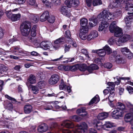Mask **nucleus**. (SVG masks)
<instances>
[{
	"label": "nucleus",
	"mask_w": 133,
	"mask_h": 133,
	"mask_svg": "<svg viewBox=\"0 0 133 133\" xmlns=\"http://www.w3.org/2000/svg\"><path fill=\"white\" fill-rule=\"evenodd\" d=\"M114 16V15L112 13H110L108 11L104 10L97 15L98 18H102L103 20L105 21L101 22L99 24L98 29L99 31H105L106 29L109 25L107 21L113 19Z\"/></svg>",
	"instance_id": "nucleus-1"
},
{
	"label": "nucleus",
	"mask_w": 133,
	"mask_h": 133,
	"mask_svg": "<svg viewBox=\"0 0 133 133\" xmlns=\"http://www.w3.org/2000/svg\"><path fill=\"white\" fill-rule=\"evenodd\" d=\"M31 25L30 22L28 21L24 22L21 25V31L22 35L24 36H27L31 30Z\"/></svg>",
	"instance_id": "nucleus-2"
},
{
	"label": "nucleus",
	"mask_w": 133,
	"mask_h": 133,
	"mask_svg": "<svg viewBox=\"0 0 133 133\" xmlns=\"http://www.w3.org/2000/svg\"><path fill=\"white\" fill-rule=\"evenodd\" d=\"M87 124L84 122L78 127L73 129L71 131L68 129H65L63 130L62 132L63 133H84L85 130L87 129Z\"/></svg>",
	"instance_id": "nucleus-3"
},
{
	"label": "nucleus",
	"mask_w": 133,
	"mask_h": 133,
	"mask_svg": "<svg viewBox=\"0 0 133 133\" xmlns=\"http://www.w3.org/2000/svg\"><path fill=\"white\" fill-rule=\"evenodd\" d=\"M117 22H113L109 26V30L112 33H114V35L116 37L121 36L122 35V30L121 28L117 26Z\"/></svg>",
	"instance_id": "nucleus-4"
},
{
	"label": "nucleus",
	"mask_w": 133,
	"mask_h": 133,
	"mask_svg": "<svg viewBox=\"0 0 133 133\" xmlns=\"http://www.w3.org/2000/svg\"><path fill=\"white\" fill-rule=\"evenodd\" d=\"M131 38L130 36L128 34H124L116 40V44L118 46H122L123 43L129 40Z\"/></svg>",
	"instance_id": "nucleus-5"
},
{
	"label": "nucleus",
	"mask_w": 133,
	"mask_h": 133,
	"mask_svg": "<svg viewBox=\"0 0 133 133\" xmlns=\"http://www.w3.org/2000/svg\"><path fill=\"white\" fill-rule=\"evenodd\" d=\"M37 27L36 25H34L32 26L31 30V36L28 37L27 38V40L29 42L34 44L37 43V40L35 38L36 34V29Z\"/></svg>",
	"instance_id": "nucleus-6"
},
{
	"label": "nucleus",
	"mask_w": 133,
	"mask_h": 133,
	"mask_svg": "<svg viewBox=\"0 0 133 133\" xmlns=\"http://www.w3.org/2000/svg\"><path fill=\"white\" fill-rule=\"evenodd\" d=\"M111 114L113 118L118 119L123 116L124 112L118 110L117 108H115L112 110Z\"/></svg>",
	"instance_id": "nucleus-7"
},
{
	"label": "nucleus",
	"mask_w": 133,
	"mask_h": 133,
	"mask_svg": "<svg viewBox=\"0 0 133 133\" xmlns=\"http://www.w3.org/2000/svg\"><path fill=\"white\" fill-rule=\"evenodd\" d=\"M106 52L108 54H110L112 52L111 49L107 45H105L103 48L98 50V54L101 57H103L105 55Z\"/></svg>",
	"instance_id": "nucleus-8"
},
{
	"label": "nucleus",
	"mask_w": 133,
	"mask_h": 133,
	"mask_svg": "<svg viewBox=\"0 0 133 133\" xmlns=\"http://www.w3.org/2000/svg\"><path fill=\"white\" fill-rule=\"evenodd\" d=\"M65 3L68 7L70 8L71 7L78 6L80 4V2L79 0H66Z\"/></svg>",
	"instance_id": "nucleus-9"
},
{
	"label": "nucleus",
	"mask_w": 133,
	"mask_h": 133,
	"mask_svg": "<svg viewBox=\"0 0 133 133\" xmlns=\"http://www.w3.org/2000/svg\"><path fill=\"white\" fill-rule=\"evenodd\" d=\"M129 16H127L124 18V20L127 26L128 27H130L131 25V23L133 22V13L128 12Z\"/></svg>",
	"instance_id": "nucleus-10"
},
{
	"label": "nucleus",
	"mask_w": 133,
	"mask_h": 133,
	"mask_svg": "<svg viewBox=\"0 0 133 133\" xmlns=\"http://www.w3.org/2000/svg\"><path fill=\"white\" fill-rule=\"evenodd\" d=\"M0 125L3 127V128H6L8 129H12L15 127V125L12 123L0 120Z\"/></svg>",
	"instance_id": "nucleus-11"
},
{
	"label": "nucleus",
	"mask_w": 133,
	"mask_h": 133,
	"mask_svg": "<svg viewBox=\"0 0 133 133\" xmlns=\"http://www.w3.org/2000/svg\"><path fill=\"white\" fill-rule=\"evenodd\" d=\"M59 77L57 74L52 75L49 80V83L51 85L56 84L59 80Z\"/></svg>",
	"instance_id": "nucleus-12"
},
{
	"label": "nucleus",
	"mask_w": 133,
	"mask_h": 133,
	"mask_svg": "<svg viewBox=\"0 0 133 133\" xmlns=\"http://www.w3.org/2000/svg\"><path fill=\"white\" fill-rule=\"evenodd\" d=\"M10 50L13 52H17L19 53L23 54L24 55L27 56L29 52L23 51L19 46H14L10 49Z\"/></svg>",
	"instance_id": "nucleus-13"
},
{
	"label": "nucleus",
	"mask_w": 133,
	"mask_h": 133,
	"mask_svg": "<svg viewBox=\"0 0 133 133\" xmlns=\"http://www.w3.org/2000/svg\"><path fill=\"white\" fill-rule=\"evenodd\" d=\"M62 125L65 127L69 128H75L76 127H77L80 125H78L76 127L74 123L70 120H66L64 121L62 124Z\"/></svg>",
	"instance_id": "nucleus-14"
},
{
	"label": "nucleus",
	"mask_w": 133,
	"mask_h": 133,
	"mask_svg": "<svg viewBox=\"0 0 133 133\" xmlns=\"http://www.w3.org/2000/svg\"><path fill=\"white\" fill-rule=\"evenodd\" d=\"M40 47L44 50L51 49L53 47L52 43L51 42L43 41L40 44Z\"/></svg>",
	"instance_id": "nucleus-15"
},
{
	"label": "nucleus",
	"mask_w": 133,
	"mask_h": 133,
	"mask_svg": "<svg viewBox=\"0 0 133 133\" xmlns=\"http://www.w3.org/2000/svg\"><path fill=\"white\" fill-rule=\"evenodd\" d=\"M65 42V40L63 37H61L57 39L54 42V45L53 47L55 49H56L59 47V44H63Z\"/></svg>",
	"instance_id": "nucleus-16"
},
{
	"label": "nucleus",
	"mask_w": 133,
	"mask_h": 133,
	"mask_svg": "<svg viewBox=\"0 0 133 133\" xmlns=\"http://www.w3.org/2000/svg\"><path fill=\"white\" fill-rule=\"evenodd\" d=\"M60 11L62 14L68 17H70L71 16V14L66 6H62L61 8Z\"/></svg>",
	"instance_id": "nucleus-17"
},
{
	"label": "nucleus",
	"mask_w": 133,
	"mask_h": 133,
	"mask_svg": "<svg viewBox=\"0 0 133 133\" xmlns=\"http://www.w3.org/2000/svg\"><path fill=\"white\" fill-rule=\"evenodd\" d=\"M48 129L47 125L45 123H43L39 126L38 128V130L39 132H43L46 131Z\"/></svg>",
	"instance_id": "nucleus-18"
},
{
	"label": "nucleus",
	"mask_w": 133,
	"mask_h": 133,
	"mask_svg": "<svg viewBox=\"0 0 133 133\" xmlns=\"http://www.w3.org/2000/svg\"><path fill=\"white\" fill-rule=\"evenodd\" d=\"M49 17V13L48 11L44 12L40 17V20L41 22H44Z\"/></svg>",
	"instance_id": "nucleus-19"
},
{
	"label": "nucleus",
	"mask_w": 133,
	"mask_h": 133,
	"mask_svg": "<svg viewBox=\"0 0 133 133\" xmlns=\"http://www.w3.org/2000/svg\"><path fill=\"white\" fill-rule=\"evenodd\" d=\"M36 82V78L35 76L31 74L29 76L28 79L26 84L27 85L28 83L31 84H34Z\"/></svg>",
	"instance_id": "nucleus-20"
},
{
	"label": "nucleus",
	"mask_w": 133,
	"mask_h": 133,
	"mask_svg": "<svg viewBox=\"0 0 133 133\" xmlns=\"http://www.w3.org/2000/svg\"><path fill=\"white\" fill-rule=\"evenodd\" d=\"M98 36L97 32L96 31H93L91 32L88 36L87 39L89 41L95 38Z\"/></svg>",
	"instance_id": "nucleus-21"
},
{
	"label": "nucleus",
	"mask_w": 133,
	"mask_h": 133,
	"mask_svg": "<svg viewBox=\"0 0 133 133\" xmlns=\"http://www.w3.org/2000/svg\"><path fill=\"white\" fill-rule=\"evenodd\" d=\"M32 107L30 104L25 105L24 107V112L26 114H28L30 113L32 110Z\"/></svg>",
	"instance_id": "nucleus-22"
},
{
	"label": "nucleus",
	"mask_w": 133,
	"mask_h": 133,
	"mask_svg": "<svg viewBox=\"0 0 133 133\" xmlns=\"http://www.w3.org/2000/svg\"><path fill=\"white\" fill-rule=\"evenodd\" d=\"M89 24L90 26L93 27L96 26L98 23L97 18L95 17H92L89 19Z\"/></svg>",
	"instance_id": "nucleus-23"
},
{
	"label": "nucleus",
	"mask_w": 133,
	"mask_h": 133,
	"mask_svg": "<svg viewBox=\"0 0 133 133\" xmlns=\"http://www.w3.org/2000/svg\"><path fill=\"white\" fill-rule=\"evenodd\" d=\"M108 116L107 112H103L100 113L97 116V118L99 120H103L106 118Z\"/></svg>",
	"instance_id": "nucleus-24"
},
{
	"label": "nucleus",
	"mask_w": 133,
	"mask_h": 133,
	"mask_svg": "<svg viewBox=\"0 0 133 133\" xmlns=\"http://www.w3.org/2000/svg\"><path fill=\"white\" fill-rule=\"evenodd\" d=\"M8 68L3 64H0V76H3L4 74V72L7 71Z\"/></svg>",
	"instance_id": "nucleus-25"
},
{
	"label": "nucleus",
	"mask_w": 133,
	"mask_h": 133,
	"mask_svg": "<svg viewBox=\"0 0 133 133\" xmlns=\"http://www.w3.org/2000/svg\"><path fill=\"white\" fill-rule=\"evenodd\" d=\"M124 119L126 122H130L131 121L133 120V115L130 113H128L125 115Z\"/></svg>",
	"instance_id": "nucleus-26"
},
{
	"label": "nucleus",
	"mask_w": 133,
	"mask_h": 133,
	"mask_svg": "<svg viewBox=\"0 0 133 133\" xmlns=\"http://www.w3.org/2000/svg\"><path fill=\"white\" fill-rule=\"evenodd\" d=\"M21 15L18 13L17 14H13L12 15L11 20L12 21H16L19 20L21 18Z\"/></svg>",
	"instance_id": "nucleus-27"
},
{
	"label": "nucleus",
	"mask_w": 133,
	"mask_h": 133,
	"mask_svg": "<svg viewBox=\"0 0 133 133\" xmlns=\"http://www.w3.org/2000/svg\"><path fill=\"white\" fill-rule=\"evenodd\" d=\"M85 109L84 108H82L81 109H78L77 110L76 113L79 114L81 113H84V114H82L81 115L83 117H85L87 115V113L86 112Z\"/></svg>",
	"instance_id": "nucleus-28"
},
{
	"label": "nucleus",
	"mask_w": 133,
	"mask_h": 133,
	"mask_svg": "<svg viewBox=\"0 0 133 133\" xmlns=\"http://www.w3.org/2000/svg\"><path fill=\"white\" fill-rule=\"evenodd\" d=\"M99 96L96 95L90 101L89 103V105H91L94 103H96L99 101Z\"/></svg>",
	"instance_id": "nucleus-29"
},
{
	"label": "nucleus",
	"mask_w": 133,
	"mask_h": 133,
	"mask_svg": "<svg viewBox=\"0 0 133 133\" xmlns=\"http://www.w3.org/2000/svg\"><path fill=\"white\" fill-rule=\"evenodd\" d=\"M98 68V66L95 64H92L88 67V70L90 72H92L94 70H97Z\"/></svg>",
	"instance_id": "nucleus-30"
},
{
	"label": "nucleus",
	"mask_w": 133,
	"mask_h": 133,
	"mask_svg": "<svg viewBox=\"0 0 133 133\" xmlns=\"http://www.w3.org/2000/svg\"><path fill=\"white\" fill-rule=\"evenodd\" d=\"M116 106L118 107V110L122 111L125 110V107L124 105L120 102H118L116 104Z\"/></svg>",
	"instance_id": "nucleus-31"
},
{
	"label": "nucleus",
	"mask_w": 133,
	"mask_h": 133,
	"mask_svg": "<svg viewBox=\"0 0 133 133\" xmlns=\"http://www.w3.org/2000/svg\"><path fill=\"white\" fill-rule=\"evenodd\" d=\"M125 9L131 12L133 11V4L127 3L125 5Z\"/></svg>",
	"instance_id": "nucleus-32"
},
{
	"label": "nucleus",
	"mask_w": 133,
	"mask_h": 133,
	"mask_svg": "<svg viewBox=\"0 0 133 133\" xmlns=\"http://www.w3.org/2000/svg\"><path fill=\"white\" fill-rule=\"evenodd\" d=\"M88 22V21L87 18H83L81 19L80 20V24L81 27L88 26L87 24Z\"/></svg>",
	"instance_id": "nucleus-33"
},
{
	"label": "nucleus",
	"mask_w": 133,
	"mask_h": 133,
	"mask_svg": "<svg viewBox=\"0 0 133 133\" xmlns=\"http://www.w3.org/2000/svg\"><path fill=\"white\" fill-rule=\"evenodd\" d=\"M120 4H119L118 3L114 1L113 0V2L111 3L109 5V8L113 9L114 8H116L119 6Z\"/></svg>",
	"instance_id": "nucleus-34"
},
{
	"label": "nucleus",
	"mask_w": 133,
	"mask_h": 133,
	"mask_svg": "<svg viewBox=\"0 0 133 133\" xmlns=\"http://www.w3.org/2000/svg\"><path fill=\"white\" fill-rule=\"evenodd\" d=\"M94 126L95 128L97 129V130H102L103 129H105L104 124L102 125L101 123L97 122V123Z\"/></svg>",
	"instance_id": "nucleus-35"
},
{
	"label": "nucleus",
	"mask_w": 133,
	"mask_h": 133,
	"mask_svg": "<svg viewBox=\"0 0 133 133\" xmlns=\"http://www.w3.org/2000/svg\"><path fill=\"white\" fill-rule=\"evenodd\" d=\"M31 90L33 94H37L39 91V89L37 85H32L31 87Z\"/></svg>",
	"instance_id": "nucleus-36"
},
{
	"label": "nucleus",
	"mask_w": 133,
	"mask_h": 133,
	"mask_svg": "<svg viewBox=\"0 0 133 133\" xmlns=\"http://www.w3.org/2000/svg\"><path fill=\"white\" fill-rule=\"evenodd\" d=\"M89 30L88 26L81 27L80 29V33L87 34Z\"/></svg>",
	"instance_id": "nucleus-37"
},
{
	"label": "nucleus",
	"mask_w": 133,
	"mask_h": 133,
	"mask_svg": "<svg viewBox=\"0 0 133 133\" xmlns=\"http://www.w3.org/2000/svg\"><path fill=\"white\" fill-rule=\"evenodd\" d=\"M70 120L72 121L78 122L81 120V118L76 115H74L70 116L69 117Z\"/></svg>",
	"instance_id": "nucleus-38"
},
{
	"label": "nucleus",
	"mask_w": 133,
	"mask_h": 133,
	"mask_svg": "<svg viewBox=\"0 0 133 133\" xmlns=\"http://www.w3.org/2000/svg\"><path fill=\"white\" fill-rule=\"evenodd\" d=\"M102 4L101 0H94L92 2V4L94 6L99 5Z\"/></svg>",
	"instance_id": "nucleus-39"
},
{
	"label": "nucleus",
	"mask_w": 133,
	"mask_h": 133,
	"mask_svg": "<svg viewBox=\"0 0 133 133\" xmlns=\"http://www.w3.org/2000/svg\"><path fill=\"white\" fill-rule=\"evenodd\" d=\"M108 87H107V88L109 89L110 91H113L114 90L115 84L113 82H109L108 83Z\"/></svg>",
	"instance_id": "nucleus-40"
},
{
	"label": "nucleus",
	"mask_w": 133,
	"mask_h": 133,
	"mask_svg": "<svg viewBox=\"0 0 133 133\" xmlns=\"http://www.w3.org/2000/svg\"><path fill=\"white\" fill-rule=\"evenodd\" d=\"M105 129V128H110L114 126V124L110 122L107 121L105 122V123L104 124Z\"/></svg>",
	"instance_id": "nucleus-41"
},
{
	"label": "nucleus",
	"mask_w": 133,
	"mask_h": 133,
	"mask_svg": "<svg viewBox=\"0 0 133 133\" xmlns=\"http://www.w3.org/2000/svg\"><path fill=\"white\" fill-rule=\"evenodd\" d=\"M121 51L122 54H125L130 52V51L127 47L122 48H121Z\"/></svg>",
	"instance_id": "nucleus-42"
},
{
	"label": "nucleus",
	"mask_w": 133,
	"mask_h": 133,
	"mask_svg": "<svg viewBox=\"0 0 133 133\" xmlns=\"http://www.w3.org/2000/svg\"><path fill=\"white\" fill-rule=\"evenodd\" d=\"M45 84V82L43 81H42L39 82L37 83V85L39 88L41 89L43 88Z\"/></svg>",
	"instance_id": "nucleus-43"
},
{
	"label": "nucleus",
	"mask_w": 133,
	"mask_h": 133,
	"mask_svg": "<svg viewBox=\"0 0 133 133\" xmlns=\"http://www.w3.org/2000/svg\"><path fill=\"white\" fill-rule=\"evenodd\" d=\"M31 16L32 17V22L34 23H36L39 20L38 16L36 15H32Z\"/></svg>",
	"instance_id": "nucleus-44"
},
{
	"label": "nucleus",
	"mask_w": 133,
	"mask_h": 133,
	"mask_svg": "<svg viewBox=\"0 0 133 133\" xmlns=\"http://www.w3.org/2000/svg\"><path fill=\"white\" fill-rule=\"evenodd\" d=\"M126 104L127 106L130 108V111L133 114V105L128 102H127Z\"/></svg>",
	"instance_id": "nucleus-45"
},
{
	"label": "nucleus",
	"mask_w": 133,
	"mask_h": 133,
	"mask_svg": "<svg viewBox=\"0 0 133 133\" xmlns=\"http://www.w3.org/2000/svg\"><path fill=\"white\" fill-rule=\"evenodd\" d=\"M116 40L114 37H111L109 39L108 41V43L110 45H112L115 43V42L116 43Z\"/></svg>",
	"instance_id": "nucleus-46"
},
{
	"label": "nucleus",
	"mask_w": 133,
	"mask_h": 133,
	"mask_svg": "<svg viewBox=\"0 0 133 133\" xmlns=\"http://www.w3.org/2000/svg\"><path fill=\"white\" fill-rule=\"evenodd\" d=\"M115 61L116 63L120 64L123 63V60L122 58L118 56H117L115 58Z\"/></svg>",
	"instance_id": "nucleus-47"
},
{
	"label": "nucleus",
	"mask_w": 133,
	"mask_h": 133,
	"mask_svg": "<svg viewBox=\"0 0 133 133\" xmlns=\"http://www.w3.org/2000/svg\"><path fill=\"white\" fill-rule=\"evenodd\" d=\"M81 52L87 58L89 59L90 58L88 52L86 49H82L81 50Z\"/></svg>",
	"instance_id": "nucleus-48"
},
{
	"label": "nucleus",
	"mask_w": 133,
	"mask_h": 133,
	"mask_svg": "<svg viewBox=\"0 0 133 133\" xmlns=\"http://www.w3.org/2000/svg\"><path fill=\"white\" fill-rule=\"evenodd\" d=\"M79 37L82 39L84 40L87 39V34L80 33L79 34Z\"/></svg>",
	"instance_id": "nucleus-49"
},
{
	"label": "nucleus",
	"mask_w": 133,
	"mask_h": 133,
	"mask_svg": "<svg viewBox=\"0 0 133 133\" xmlns=\"http://www.w3.org/2000/svg\"><path fill=\"white\" fill-rule=\"evenodd\" d=\"M16 40H14V39H11L8 41H5V44L8 46H9L14 41H15Z\"/></svg>",
	"instance_id": "nucleus-50"
},
{
	"label": "nucleus",
	"mask_w": 133,
	"mask_h": 133,
	"mask_svg": "<svg viewBox=\"0 0 133 133\" xmlns=\"http://www.w3.org/2000/svg\"><path fill=\"white\" fill-rule=\"evenodd\" d=\"M114 95L115 94L114 92H112V93H110L108 98L109 102H113L114 100Z\"/></svg>",
	"instance_id": "nucleus-51"
},
{
	"label": "nucleus",
	"mask_w": 133,
	"mask_h": 133,
	"mask_svg": "<svg viewBox=\"0 0 133 133\" xmlns=\"http://www.w3.org/2000/svg\"><path fill=\"white\" fill-rule=\"evenodd\" d=\"M79 69L81 71H85L86 69V66L85 65L81 64L78 67Z\"/></svg>",
	"instance_id": "nucleus-52"
},
{
	"label": "nucleus",
	"mask_w": 133,
	"mask_h": 133,
	"mask_svg": "<svg viewBox=\"0 0 133 133\" xmlns=\"http://www.w3.org/2000/svg\"><path fill=\"white\" fill-rule=\"evenodd\" d=\"M48 22L51 23H53L55 21V17L51 15L48 18Z\"/></svg>",
	"instance_id": "nucleus-53"
},
{
	"label": "nucleus",
	"mask_w": 133,
	"mask_h": 133,
	"mask_svg": "<svg viewBox=\"0 0 133 133\" xmlns=\"http://www.w3.org/2000/svg\"><path fill=\"white\" fill-rule=\"evenodd\" d=\"M66 84L63 82H62L59 85V87L60 90H63L64 88L66 87Z\"/></svg>",
	"instance_id": "nucleus-54"
},
{
	"label": "nucleus",
	"mask_w": 133,
	"mask_h": 133,
	"mask_svg": "<svg viewBox=\"0 0 133 133\" xmlns=\"http://www.w3.org/2000/svg\"><path fill=\"white\" fill-rule=\"evenodd\" d=\"M126 89L129 91V93L130 94H133V88L130 86L127 87Z\"/></svg>",
	"instance_id": "nucleus-55"
},
{
	"label": "nucleus",
	"mask_w": 133,
	"mask_h": 133,
	"mask_svg": "<svg viewBox=\"0 0 133 133\" xmlns=\"http://www.w3.org/2000/svg\"><path fill=\"white\" fill-rule=\"evenodd\" d=\"M6 109L9 111H12L13 109V106L11 103L8 104L6 107Z\"/></svg>",
	"instance_id": "nucleus-56"
},
{
	"label": "nucleus",
	"mask_w": 133,
	"mask_h": 133,
	"mask_svg": "<svg viewBox=\"0 0 133 133\" xmlns=\"http://www.w3.org/2000/svg\"><path fill=\"white\" fill-rule=\"evenodd\" d=\"M112 64L109 63H107L104 64V66L105 68L108 69L111 68L112 66Z\"/></svg>",
	"instance_id": "nucleus-57"
},
{
	"label": "nucleus",
	"mask_w": 133,
	"mask_h": 133,
	"mask_svg": "<svg viewBox=\"0 0 133 133\" xmlns=\"http://www.w3.org/2000/svg\"><path fill=\"white\" fill-rule=\"evenodd\" d=\"M5 13L7 17L11 19L12 15V13L11 11H7L5 12Z\"/></svg>",
	"instance_id": "nucleus-58"
},
{
	"label": "nucleus",
	"mask_w": 133,
	"mask_h": 133,
	"mask_svg": "<svg viewBox=\"0 0 133 133\" xmlns=\"http://www.w3.org/2000/svg\"><path fill=\"white\" fill-rule=\"evenodd\" d=\"M5 97L7 99L11 100L12 102L13 103H15L16 102V100L14 98H12L9 96L8 95H5Z\"/></svg>",
	"instance_id": "nucleus-59"
},
{
	"label": "nucleus",
	"mask_w": 133,
	"mask_h": 133,
	"mask_svg": "<svg viewBox=\"0 0 133 133\" xmlns=\"http://www.w3.org/2000/svg\"><path fill=\"white\" fill-rule=\"evenodd\" d=\"M35 0H28V4L31 5H34L35 4Z\"/></svg>",
	"instance_id": "nucleus-60"
},
{
	"label": "nucleus",
	"mask_w": 133,
	"mask_h": 133,
	"mask_svg": "<svg viewBox=\"0 0 133 133\" xmlns=\"http://www.w3.org/2000/svg\"><path fill=\"white\" fill-rule=\"evenodd\" d=\"M42 2L47 6L49 7L50 6V3H49L48 0H42Z\"/></svg>",
	"instance_id": "nucleus-61"
},
{
	"label": "nucleus",
	"mask_w": 133,
	"mask_h": 133,
	"mask_svg": "<svg viewBox=\"0 0 133 133\" xmlns=\"http://www.w3.org/2000/svg\"><path fill=\"white\" fill-rule=\"evenodd\" d=\"M53 2L56 6L60 5L61 3V0H53Z\"/></svg>",
	"instance_id": "nucleus-62"
},
{
	"label": "nucleus",
	"mask_w": 133,
	"mask_h": 133,
	"mask_svg": "<svg viewBox=\"0 0 133 133\" xmlns=\"http://www.w3.org/2000/svg\"><path fill=\"white\" fill-rule=\"evenodd\" d=\"M86 1L87 6L91 7L92 4V0H86Z\"/></svg>",
	"instance_id": "nucleus-63"
},
{
	"label": "nucleus",
	"mask_w": 133,
	"mask_h": 133,
	"mask_svg": "<svg viewBox=\"0 0 133 133\" xmlns=\"http://www.w3.org/2000/svg\"><path fill=\"white\" fill-rule=\"evenodd\" d=\"M127 55V57L129 59H130L132 58L133 57V54L130 51Z\"/></svg>",
	"instance_id": "nucleus-64"
}]
</instances>
